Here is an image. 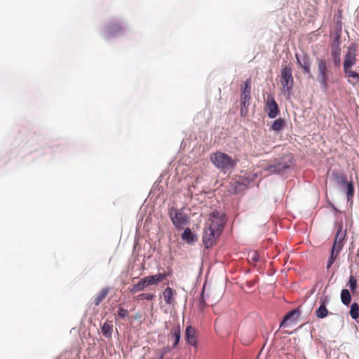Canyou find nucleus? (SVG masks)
<instances>
[{"label":"nucleus","instance_id":"nucleus-1","mask_svg":"<svg viewBox=\"0 0 359 359\" xmlns=\"http://www.w3.org/2000/svg\"><path fill=\"white\" fill-rule=\"evenodd\" d=\"M212 163L221 171H226L236 167V161L228 154L217 151L210 155Z\"/></svg>","mask_w":359,"mask_h":359},{"label":"nucleus","instance_id":"nucleus-2","mask_svg":"<svg viewBox=\"0 0 359 359\" xmlns=\"http://www.w3.org/2000/svg\"><path fill=\"white\" fill-rule=\"evenodd\" d=\"M169 216L173 225L177 229H182L184 225L188 224V217L182 209L172 207L169 210Z\"/></svg>","mask_w":359,"mask_h":359},{"label":"nucleus","instance_id":"nucleus-3","mask_svg":"<svg viewBox=\"0 0 359 359\" xmlns=\"http://www.w3.org/2000/svg\"><path fill=\"white\" fill-rule=\"evenodd\" d=\"M292 69L290 65H285L281 69L280 83L287 93L293 88L294 81L292 77Z\"/></svg>","mask_w":359,"mask_h":359},{"label":"nucleus","instance_id":"nucleus-4","mask_svg":"<svg viewBox=\"0 0 359 359\" xmlns=\"http://www.w3.org/2000/svg\"><path fill=\"white\" fill-rule=\"evenodd\" d=\"M318 63V74L317 80L320 85L325 88H327V81L330 77V72L327 68V62L323 59L317 60Z\"/></svg>","mask_w":359,"mask_h":359},{"label":"nucleus","instance_id":"nucleus-5","mask_svg":"<svg viewBox=\"0 0 359 359\" xmlns=\"http://www.w3.org/2000/svg\"><path fill=\"white\" fill-rule=\"evenodd\" d=\"M341 29L337 32L333 41L330 45L331 56L334 65L339 66L341 62Z\"/></svg>","mask_w":359,"mask_h":359},{"label":"nucleus","instance_id":"nucleus-6","mask_svg":"<svg viewBox=\"0 0 359 359\" xmlns=\"http://www.w3.org/2000/svg\"><path fill=\"white\" fill-rule=\"evenodd\" d=\"M208 228L221 233L226 222L225 215L218 211H214L209 217Z\"/></svg>","mask_w":359,"mask_h":359},{"label":"nucleus","instance_id":"nucleus-7","mask_svg":"<svg viewBox=\"0 0 359 359\" xmlns=\"http://www.w3.org/2000/svg\"><path fill=\"white\" fill-rule=\"evenodd\" d=\"M356 53L357 47L355 44H352L348 47L347 52L344 56V61L343 65L344 71H346L348 69H351V67L356 64Z\"/></svg>","mask_w":359,"mask_h":359},{"label":"nucleus","instance_id":"nucleus-8","mask_svg":"<svg viewBox=\"0 0 359 359\" xmlns=\"http://www.w3.org/2000/svg\"><path fill=\"white\" fill-rule=\"evenodd\" d=\"M265 111L271 118H276L279 113L278 106L273 95H269L265 102Z\"/></svg>","mask_w":359,"mask_h":359},{"label":"nucleus","instance_id":"nucleus-9","mask_svg":"<svg viewBox=\"0 0 359 359\" xmlns=\"http://www.w3.org/2000/svg\"><path fill=\"white\" fill-rule=\"evenodd\" d=\"M295 57L297 66L302 68L303 73L312 77L313 76L311 71V62L309 56L308 55H304L302 57H300L299 55L297 53L295 54Z\"/></svg>","mask_w":359,"mask_h":359},{"label":"nucleus","instance_id":"nucleus-10","mask_svg":"<svg viewBox=\"0 0 359 359\" xmlns=\"http://www.w3.org/2000/svg\"><path fill=\"white\" fill-rule=\"evenodd\" d=\"M220 233L216 232L215 231L207 228L205 229L204 234L203 236V241L206 248H209L215 242L216 239L219 237Z\"/></svg>","mask_w":359,"mask_h":359},{"label":"nucleus","instance_id":"nucleus-11","mask_svg":"<svg viewBox=\"0 0 359 359\" xmlns=\"http://www.w3.org/2000/svg\"><path fill=\"white\" fill-rule=\"evenodd\" d=\"M185 340L188 344L193 346L195 348L198 346L196 330L195 327L191 325H189L186 328Z\"/></svg>","mask_w":359,"mask_h":359},{"label":"nucleus","instance_id":"nucleus-12","mask_svg":"<svg viewBox=\"0 0 359 359\" xmlns=\"http://www.w3.org/2000/svg\"><path fill=\"white\" fill-rule=\"evenodd\" d=\"M289 168V165L285 161H281L269 164L266 170L271 172H279Z\"/></svg>","mask_w":359,"mask_h":359},{"label":"nucleus","instance_id":"nucleus-13","mask_svg":"<svg viewBox=\"0 0 359 359\" xmlns=\"http://www.w3.org/2000/svg\"><path fill=\"white\" fill-rule=\"evenodd\" d=\"M330 178L339 185H345L348 182L346 175L336 170L332 171Z\"/></svg>","mask_w":359,"mask_h":359},{"label":"nucleus","instance_id":"nucleus-14","mask_svg":"<svg viewBox=\"0 0 359 359\" xmlns=\"http://www.w3.org/2000/svg\"><path fill=\"white\" fill-rule=\"evenodd\" d=\"M176 295L177 292L169 287L165 288L163 292L165 303L168 305H171L175 303Z\"/></svg>","mask_w":359,"mask_h":359},{"label":"nucleus","instance_id":"nucleus-15","mask_svg":"<svg viewBox=\"0 0 359 359\" xmlns=\"http://www.w3.org/2000/svg\"><path fill=\"white\" fill-rule=\"evenodd\" d=\"M106 33L109 36H116L123 32L122 27L116 22L108 25L106 27Z\"/></svg>","mask_w":359,"mask_h":359},{"label":"nucleus","instance_id":"nucleus-16","mask_svg":"<svg viewBox=\"0 0 359 359\" xmlns=\"http://www.w3.org/2000/svg\"><path fill=\"white\" fill-rule=\"evenodd\" d=\"M149 285L147 281V278L144 277L137 283L133 285L132 287L128 288V290L132 294H135L137 292L143 291Z\"/></svg>","mask_w":359,"mask_h":359},{"label":"nucleus","instance_id":"nucleus-17","mask_svg":"<svg viewBox=\"0 0 359 359\" xmlns=\"http://www.w3.org/2000/svg\"><path fill=\"white\" fill-rule=\"evenodd\" d=\"M167 277L166 273H159L154 276H146L147 283L149 285H156L158 283L161 282L163 280L165 279Z\"/></svg>","mask_w":359,"mask_h":359},{"label":"nucleus","instance_id":"nucleus-18","mask_svg":"<svg viewBox=\"0 0 359 359\" xmlns=\"http://www.w3.org/2000/svg\"><path fill=\"white\" fill-rule=\"evenodd\" d=\"M299 311L298 309H293L288 312L283 318L280 327H283L287 324L288 322H293L299 316Z\"/></svg>","mask_w":359,"mask_h":359},{"label":"nucleus","instance_id":"nucleus-19","mask_svg":"<svg viewBox=\"0 0 359 359\" xmlns=\"http://www.w3.org/2000/svg\"><path fill=\"white\" fill-rule=\"evenodd\" d=\"M170 335L174 340L173 347H175L178 344L180 339V327L179 325L172 327L170 330Z\"/></svg>","mask_w":359,"mask_h":359},{"label":"nucleus","instance_id":"nucleus-20","mask_svg":"<svg viewBox=\"0 0 359 359\" xmlns=\"http://www.w3.org/2000/svg\"><path fill=\"white\" fill-rule=\"evenodd\" d=\"M243 93L241 95V116H245L247 114V109H245V100L247 98V95H245V91L247 90V81L244 82L243 84Z\"/></svg>","mask_w":359,"mask_h":359},{"label":"nucleus","instance_id":"nucleus-21","mask_svg":"<svg viewBox=\"0 0 359 359\" xmlns=\"http://www.w3.org/2000/svg\"><path fill=\"white\" fill-rule=\"evenodd\" d=\"M109 293V288H102L93 300L95 306H98L101 302L106 298Z\"/></svg>","mask_w":359,"mask_h":359},{"label":"nucleus","instance_id":"nucleus-22","mask_svg":"<svg viewBox=\"0 0 359 359\" xmlns=\"http://www.w3.org/2000/svg\"><path fill=\"white\" fill-rule=\"evenodd\" d=\"M113 325L105 322L102 326V333L107 339H111L112 337Z\"/></svg>","mask_w":359,"mask_h":359},{"label":"nucleus","instance_id":"nucleus-23","mask_svg":"<svg viewBox=\"0 0 359 359\" xmlns=\"http://www.w3.org/2000/svg\"><path fill=\"white\" fill-rule=\"evenodd\" d=\"M346 76L353 80H348V82L355 85L359 82V74L355 71H352L351 69H348L346 71H344Z\"/></svg>","mask_w":359,"mask_h":359},{"label":"nucleus","instance_id":"nucleus-24","mask_svg":"<svg viewBox=\"0 0 359 359\" xmlns=\"http://www.w3.org/2000/svg\"><path fill=\"white\" fill-rule=\"evenodd\" d=\"M341 302L348 306L351 302V296L350 292L347 289H343L341 292Z\"/></svg>","mask_w":359,"mask_h":359},{"label":"nucleus","instance_id":"nucleus-25","mask_svg":"<svg viewBox=\"0 0 359 359\" xmlns=\"http://www.w3.org/2000/svg\"><path fill=\"white\" fill-rule=\"evenodd\" d=\"M182 238L187 243H191L194 241V236L189 228H187L182 234Z\"/></svg>","mask_w":359,"mask_h":359},{"label":"nucleus","instance_id":"nucleus-26","mask_svg":"<svg viewBox=\"0 0 359 359\" xmlns=\"http://www.w3.org/2000/svg\"><path fill=\"white\" fill-rule=\"evenodd\" d=\"M284 125L285 121L281 118H279L273 122V124L271 125L270 129L275 132H279L283 128Z\"/></svg>","mask_w":359,"mask_h":359},{"label":"nucleus","instance_id":"nucleus-27","mask_svg":"<svg viewBox=\"0 0 359 359\" xmlns=\"http://www.w3.org/2000/svg\"><path fill=\"white\" fill-rule=\"evenodd\" d=\"M349 313L353 320H358L359 318V305L358 303L353 302L351 304Z\"/></svg>","mask_w":359,"mask_h":359},{"label":"nucleus","instance_id":"nucleus-28","mask_svg":"<svg viewBox=\"0 0 359 359\" xmlns=\"http://www.w3.org/2000/svg\"><path fill=\"white\" fill-rule=\"evenodd\" d=\"M156 295L154 292L152 293H141L135 297L137 300H148L152 301L155 299Z\"/></svg>","mask_w":359,"mask_h":359},{"label":"nucleus","instance_id":"nucleus-29","mask_svg":"<svg viewBox=\"0 0 359 359\" xmlns=\"http://www.w3.org/2000/svg\"><path fill=\"white\" fill-rule=\"evenodd\" d=\"M344 246L343 242L341 239H338V234L336 236L335 241L332 246V250L336 252V253H340Z\"/></svg>","mask_w":359,"mask_h":359},{"label":"nucleus","instance_id":"nucleus-30","mask_svg":"<svg viewBox=\"0 0 359 359\" xmlns=\"http://www.w3.org/2000/svg\"><path fill=\"white\" fill-rule=\"evenodd\" d=\"M316 316L319 318H323L327 316L328 311L324 304H321L316 311Z\"/></svg>","mask_w":359,"mask_h":359},{"label":"nucleus","instance_id":"nucleus-31","mask_svg":"<svg viewBox=\"0 0 359 359\" xmlns=\"http://www.w3.org/2000/svg\"><path fill=\"white\" fill-rule=\"evenodd\" d=\"M346 196H347V201H351L353 197V194H354V187H353V183L351 182H347V184H346Z\"/></svg>","mask_w":359,"mask_h":359},{"label":"nucleus","instance_id":"nucleus-32","mask_svg":"<svg viewBox=\"0 0 359 359\" xmlns=\"http://www.w3.org/2000/svg\"><path fill=\"white\" fill-rule=\"evenodd\" d=\"M207 306L205 299H204V290L201 292V294L200 295V298L198 299V311L203 312L204 308Z\"/></svg>","mask_w":359,"mask_h":359},{"label":"nucleus","instance_id":"nucleus-33","mask_svg":"<svg viewBox=\"0 0 359 359\" xmlns=\"http://www.w3.org/2000/svg\"><path fill=\"white\" fill-rule=\"evenodd\" d=\"M348 285L351 290L354 292L357 288V280L353 276L349 277Z\"/></svg>","mask_w":359,"mask_h":359},{"label":"nucleus","instance_id":"nucleus-34","mask_svg":"<svg viewBox=\"0 0 359 359\" xmlns=\"http://www.w3.org/2000/svg\"><path fill=\"white\" fill-rule=\"evenodd\" d=\"M170 351V348L169 346H165L162 348L154 350V353L158 354L161 353L162 355V358H164V355Z\"/></svg>","mask_w":359,"mask_h":359},{"label":"nucleus","instance_id":"nucleus-35","mask_svg":"<svg viewBox=\"0 0 359 359\" xmlns=\"http://www.w3.org/2000/svg\"><path fill=\"white\" fill-rule=\"evenodd\" d=\"M118 316L120 318L124 319L125 318H126L128 316V310H126L122 307H119L118 311Z\"/></svg>","mask_w":359,"mask_h":359},{"label":"nucleus","instance_id":"nucleus-36","mask_svg":"<svg viewBox=\"0 0 359 359\" xmlns=\"http://www.w3.org/2000/svg\"><path fill=\"white\" fill-rule=\"evenodd\" d=\"M251 259L253 262H256L258 261L259 255H257V253L256 252H255V251L253 252Z\"/></svg>","mask_w":359,"mask_h":359},{"label":"nucleus","instance_id":"nucleus-37","mask_svg":"<svg viewBox=\"0 0 359 359\" xmlns=\"http://www.w3.org/2000/svg\"><path fill=\"white\" fill-rule=\"evenodd\" d=\"M334 262H335V260L333 259L332 257H330V259L327 261V269H330L332 266V265L334 264Z\"/></svg>","mask_w":359,"mask_h":359},{"label":"nucleus","instance_id":"nucleus-38","mask_svg":"<svg viewBox=\"0 0 359 359\" xmlns=\"http://www.w3.org/2000/svg\"><path fill=\"white\" fill-rule=\"evenodd\" d=\"M339 253H336V252H334L333 250H331L330 257H332L333 259L336 260L337 257L339 256Z\"/></svg>","mask_w":359,"mask_h":359},{"label":"nucleus","instance_id":"nucleus-39","mask_svg":"<svg viewBox=\"0 0 359 359\" xmlns=\"http://www.w3.org/2000/svg\"><path fill=\"white\" fill-rule=\"evenodd\" d=\"M151 359H163V358H162V355L161 353H158V354H157V353H154V356Z\"/></svg>","mask_w":359,"mask_h":359}]
</instances>
